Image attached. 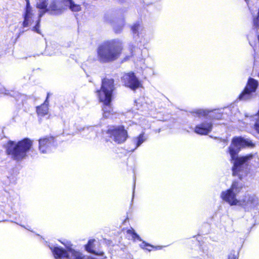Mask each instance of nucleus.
<instances>
[{
    "label": "nucleus",
    "instance_id": "1",
    "mask_svg": "<svg viewBox=\"0 0 259 259\" xmlns=\"http://www.w3.org/2000/svg\"><path fill=\"white\" fill-rule=\"evenodd\" d=\"M253 146V144L251 141L248 139H245L241 137L234 138L233 139L232 145L229 147V153L232 160L234 161V166L232 169L233 175H238L239 178H241V174L239 172L247 165L248 161L252 157L251 154L238 157L237 153L240 148Z\"/></svg>",
    "mask_w": 259,
    "mask_h": 259
},
{
    "label": "nucleus",
    "instance_id": "2",
    "mask_svg": "<svg viewBox=\"0 0 259 259\" xmlns=\"http://www.w3.org/2000/svg\"><path fill=\"white\" fill-rule=\"evenodd\" d=\"M122 50L123 43L119 39L105 41L98 48V58L103 63L115 61L119 57Z\"/></svg>",
    "mask_w": 259,
    "mask_h": 259
},
{
    "label": "nucleus",
    "instance_id": "3",
    "mask_svg": "<svg viewBox=\"0 0 259 259\" xmlns=\"http://www.w3.org/2000/svg\"><path fill=\"white\" fill-rule=\"evenodd\" d=\"M114 81L112 79L104 78L102 80L100 90L97 91V96L101 102L103 103V116L109 118L112 115L113 109L111 106L113 91L114 90Z\"/></svg>",
    "mask_w": 259,
    "mask_h": 259
},
{
    "label": "nucleus",
    "instance_id": "4",
    "mask_svg": "<svg viewBox=\"0 0 259 259\" xmlns=\"http://www.w3.org/2000/svg\"><path fill=\"white\" fill-rule=\"evenodd\" d=\"M32 144V141L28 138H25L17 143L10 141L6 145L7 153L13 160L21 161L26 158Z\"/></svg>",
    "mask_w": 259,
    "mask_h": 259
},
{
    "label": "nucleus",
    "instance_id": "5",
    "mask_svg": "<svg viewBox=\"0 0 259 259\" xmlns=\"http://www.w3.org/2000/svg\"><path fill=\"white\" fill-rule=\"evenodd\" d=\"M62 243L66 246L67 250L58 247L51 248L54 257L56 258L64 259H94L91 256L85 258V256L80 251L72 249L71 244L68 241L62 242Z\"/></svg>",
    "mask_w": 259,
    "mask_h": 259
},
{
    "label": "nucleus",
    "instance_id": "6",
    "mask_svg": "<svg viewBox=\"0 0 259 259\" xmlns=\"http://www.w3.org/2000/svg\"><path fill=\"white\" fill-rule=\"evenodd\" d=\"M242 187L243 184L241 183L234 181L229 189L222 192L221 197L231 205H238L240 199L236 198V195L240 192Z\"/></svg>",
    "mask_w": 259,
    "mask_h": 259
},
{
    "label": "nucleus",
    "instance_id": "7",
    "mask_svg": "<svg viewBox=\"0 0 259 259\" xmlns=\"http://www.w3.org/2000/svg\"><path fill=\"white\" fill-rule=\"evenodd\" d=\"M107 134L113 141L118 144L125 142L128 137L126 130L122 125L110 127Z\"/></svg>",
    "mask_w": 259,
    "mask_h": 259
},
{
    "label": "nucleus",
    "instance_id": "8",
    "mask_svg": "<svg viewBox=\"0 0 259 259\" xmlns=\"http://www.w3.org/2000/svg\"><path fill=\"white\" fill-rule=\"evenodd\" d=\"M258 82L253 78H249L243 92L239 97L240 100L246 101L251 98L252 93L255 92Z\"/></svg>",
    "mask_w": 259,
    "mask_h": 259
},
{
    "label": "nucleus",
    "instance_id": "9",
    "mask_svg": "<svg viewBox=\"0 0 259 259\" xmlns=\"http://www.w3.org/2000/svg\"><path fill=\"white\" fill-rule=\"evenodd\" d=\"M66 9L65 2L64 0H53L48 6L47 12L52 15H60Z\"/></svg>",
    "mask_w": 259,
    "mask_h": 259
},
{
    "label": "nucleus",
    "instance_id": "10",
    "mask_svg": "<svg viewBox=\"0 0 259 259\" xmlns=\"http://www.w3.org/2000/svg\"><path fill=\"white\" fill-rule=\"evenodd\" d=\"M48 0H36V7L37 8L40 9V11L39 12V19L36 21V23L35 26L33 27L32 30L38 34L41 33L39 29L40 19L46 13H47V10L48 8Z\"/></svg>",
    "mask_w": 259,
    "mask_h": 259
},
{
    "label": "nucleus",
    "instance_id": "11",
    "mask_svg": "<svg viewBox=\"0 0 259 259\" xmlns=\"http://www.w3.org/2000/svg\"><path fill=\"white\" fill-rule=\"evenodd\" d=\"M122 80L126 87L133 90L137 89L141 85L140 82L133 73H128L124 75Z\"/></svg>",
    "mask_w": 259,
    "mask_h": 259
},
{
    "label": "nucleus",
    "instance_id": "12",
    "mask_svg": "<svg viewBox=\"0 0 259 259\" xmlns=\"http://www.w3.org/2000/svg\"><path fill=\"white\" fill-rule=\"evenodd\" d=\"M258 204V199L255 196H245L244 198L240 199L239 206L244 207L246 209H251L255 207Z\"/></svg>",
    "mask_w": 259,
    "mask_h": 259
},
{
    "label": "nucleus",
    "instance_id": "13",
    "mask_svg": "<svg viewBox=\"0 0 259 259\" xmlns=\"http://www.w3.org/2000/svg\"><path fill=\"white\" fill-rule=\"evenodd\" d=\"M99 246L100 243L99 241L95 239H91L88 241V243L85 245V248L86 250L89 252L97 255L103 256L104 255V252L99 250Z\"/></svg>",
    "mask_w": 259,
    "mask_h": 259
},
{
    "label": "nucleus",
    "instance_id": "14",
    "mask_svg": "<svg viewBox=\"0 0 259 259\" xmlns=\"http://www.w3.org/2000/svg\"><path fill=\"white\" fill-rule=\"evenodd\" d=\"M54 142L52 137H45L39 140V150L41 153H47L50 150V146Z\"/></svg>",
    "mask_w": 259,
    "mask_h": 259
},
{
    "label": "nucleus",
    "instance_id": "15",
    "mask_svg": "<svg viewBox=\"0 0 259 259\" xmlns=\"http://www.w3.org/2000/svg\"><path fill=\"white\" fill-rule=\"evenodd\" d=\"M34 13L32 8H25L23 17L24 19L22 23L23 27H27L31 26L34 21Z\"/></svg>",
    "mask_w": 259,
    "mask_h": 259
},
{
    "label": "nucleus",
    "instance_id": "16",
    "mask_svg": "<svg viewBox=\"0 0 259 259\" xmlns=\"http://www.w3.org/2000/svg\"><path fill=\"white\" fill-rule=\"evenodd\" d=\"M193 113L196 114V116L199 117L208 115L209 113H210L209 116L212 117L213 119H221L222 116V114L220 110H214V111L209 112L206 110L198 109L193 112Z\"/></svg>",
    "mask_w": 259,
    "mask_h": 259
},
{
    "label": "nucleus",
    "instance_id": "17",
    "mask_svg": "<svg viewBox=\"0 0 259 259\" xmlns=\"http://www.w3.org/2000/svg\"><path fill=\"white\" fill-rule=\"evenodd\" d=\"M212 124L210 122H204L197 125L195 128V132L199 135H207L212 130Z\"/></svg>",
    "mask_w": 259,
    "mask_h": 259
},
{
    "label": "nucleus",
    "instance_id": "18",
    "mask_svg": "<svg viewBox=\"0 0 259 259\" xmlns=\"http://www.w3.org/2000/svg\"><path fill=\"white\" fill-rule=\"evenodd\" d=\"M48 102L47 99L43 104L37 107L36 111L39 116H44L48 114Z\"/></svg>",
    "mask_w": 259,
    "mask_h": 259
},
{
    "label": "nucleus",
    "instance_id": "19",
    "mask_svg": "<svg viewBox=\"0 0 259 259\" xmlns=\"http://www.w3.org/2000/svg\"><path fill=\"white\" fill-rule=\"evenodd\" d=\"M65 2L66 8L69 7L72 11L78 12L81 10V7L79 5L74 3L72 0H64Z\"/></svg>",
    "mask_w": 259,
    "mask_h": 259
},
{
    "label": "nucleus",
    "instance_id": "20",
    "mask_svg": "<svg viewBox=\"0 0 259 259\" xmlns=\"http://www.w3.org/2000/svg\"><path fill=\"white\" fill-rule=\"evenodd\" d=\"M146 138L143 133L141 134L139 136L133 138V141L134 143L136 144V147L135 149L139 147L143 142L146 141Z\"/></svg>",
    "mask_w": 259,
    "mask_h": 259
},
{
    "label": "nucleus",
    "instance_id": "21",
    "mask_svg": "<svg viewBox=\"0 0 259 259\" xmlns=\"http://www.w3.org/2000/svg\"><path fill=\"white\" fill-rule=\"evenodd\" d=\"M132 30L134 34H137V35H139L140 34L142 33V32L144 31V28L139 24H135L132 27Z\"/></svg>",
    "mask_w": 259,
    "mask_h": 259
},
{
    "label": "nucleus",
    "instance_id": "22",
    "mask_svg": "<svg viewBox=\"0 0 259 259\" xmlns=\"http://www.w3.org/2000/svg\"><path fill=\"white\" fill-rule=\"evenodd\" d=\"M124 25V22L123 21L120 22L119 24L114 23L113 29L115 33H119L121 32Z\"/></svg>",
    "mask_w": 259,
    "mask_h": 259
},
{
    "label": "nucleus",
    "instance_id": "23",
    "mask_svg": "<svg viewBox=\"0 0 259 259\" xmlns=\"http://www.w3.org/2000/svg\"><path fill=\"white\" fill-rule=\"evenodd\" d=\"M127 233L132 235V237L134 240L138 239L140 241H141L140 237L136 233H135L133 230H128Z\"/></svg>",
    "mask_w": 259,
    "mask_h": 259
},
{
    "label": "nucleus",
    "instance_id": "24",
    "mask_svg": "<svg viewBox=\"0 0 259 259\" xmlns=\"http://www.w3.org/2000/svg\"><path fill=\"white\" fill-rule=\"evenodd\" d=\"M140 247L143 249H145L146 250H148L149 251L151 250V249L146 248V247H150L151 248H153L154 247L152 245H150V244L146 243L145 242L143 241L140 245Z\"/></svg>",
    "mask_w": 259,
    "mask_h": 259
},
{
    "label": "nucleus",
    "instance_id": "25",
    "mask_svg": "<svg viewBox=\"0 0 259 259\" xmlns=\"http://www.w3.org/2000/svg\"><path fill=\"white\" fill-rule=\"evenodd\" d=\"M8 91L3 87L1 84H0V93L4 94L5 95H8Z\"/></svg>",
    "mask_w": 259,
    "mask_h": 259
},
{
    "label": "nucleus",
    "instance_id": "26",
    "mask_svg": "<svg viewBox=\"0 0 259 259\" xmlns=\"http://www.w3.org/2000/svg\"><path fill=\"white\" fill-rule=\"evenodd\" d=\"M254 129L259 134V119L256 121L254 124Z\"/></svg>",
    "mask_w": 259,
    "mask_h": 259
},
{
    "label": "nucleus",
    "instance_id": "27",
    "mask_svg": "<svg viewBox=\"0 0 259 259\" xmlns=\"http://www.w3.org/2000/svg\"><path fill=\"white\" fill-rule=\"evenodd\" d=\"M228 259H237L236 256L235 254H230L228 256Z\"/></svg>",
    "mask_w": 259,
    "mask_h": 259
},
{
    "label": "nucleus",
    "instance_id": "28",
    "mask_svg": "<svg viewBox=\"0 0 259 259\" xmlns=\"http://www.w3.org/2000/svg\"><path fill=\"white\" fill-rule=\"evenodd\" d=\"M26 1V7L25 8H32L31 6H30V2H29V0H25Z\"/></svg>",
    "mask_w": 259,
    "mask_h": 259
},
{
    "label": "nucleus",
    "instance_id": "29",
    "mask_svg": "<svg viewBox=\"0 0 259 259\" xmlns=\"http://www.w3.org/2000/svg\"><path fill=\"white\" fill-rule=\"evenodd\" d=\"M92 128H93L92 127H84L83 130H87V131H92Z\"/></svg>",
    "mask_w": 259,
    "mask_h": 259
},
{
    "label": "nucleus",
    "instance_id": "30",
    "mask_svg": "<svg viewBox=\"0 0 259 259\" xmlns=\"http://www.w3.org/2000/svg\"><path fill=\"white\" fill-rule=\"evenodd\" d=\"M135 189V184H134V189H133V198H132L133 199L134 196Z\"/></svg>",
    "mask_w": 259,
    "mask_h": 259
},
{
    "label": "nucleus",
    "instance_id": "31",
    "mask_svg": "<svg viewBox=\"0 0 259 259\" xmlns=\"http://www.w3.org/2000/svg\"><path fill=\"white\" fill-rule=\"evenodd\" d=\"M258 76L259 77V72H258Z\"/></svg>",
    "mask_w": 259,
    "mask_h": 259
},
{
    "label": "nucleus",
    "instance_id": "32",
    "mask_svg": "<svg viewBox=\"0 0 259 259\" xmlns=\"http://www.w3.org/2000/svg\"><path fill=\"white\" fill-rule=\"evenodd\" d=\"M257 114H258V115H259V110H258V113H257Z\"/></svg>",
    "mask_w": 259,
    "mask_h": 259
}]
</instances>
